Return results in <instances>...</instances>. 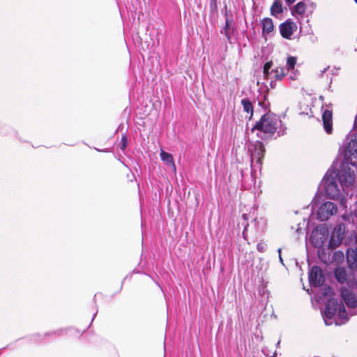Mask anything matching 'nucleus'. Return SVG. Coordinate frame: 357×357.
I'll list each match as a JSON object with an SVG mask.
<instances>
[{
  "instance_id": "nucleus-5",
  "label": "nucleus",
  "mask_w": 357,
  "mask_h": 357,
  "mask_svg": "<svg viewBox=\"0 0 357 357\" xmlns=\"http://www.w3.org/2000/svg\"><path fill=\"white\" fill-rule=\"evenodd\" d=\"M337 211V206L333 202H326L324 203L319 208V219L321 221L327 220L329 219V218L335 214Z\"/></svg>"
},
{
  "instance_id": "nucleus-24",
  "label": "nucleus",
  "mask_w": 357,
  "mask_h": 357,
  "mask_svg": "<svg viewBox=\"0 0 357 357\" xmlns=\"http://www.w3.org/2000/svg\"><path fill=\"white\" fill-rule=\"evenodd\" d=\"M257 249L259 252H264L267 250V245L264 242H260L257 245Z\"/></svg>"
},
{
  "instance_id": "nucleus-11",
  "label": "nucleus",
  "mask_w": 357,
  "mask_h": 357,
  "mask_svg": "<svg viewBox=\"0 0 357 357\" xmlns=\"http://www.w3.org/2000/svg\"><path fill=\"white\" fill-rule=\"evenodd\" d=\"M343 233L341 231L340 226L338 228L335 227L330 239V246L333 248L337 247L341 243Z\"/></svg>"
},
{
  "instance_id": "nucleus-25",
  "label": "nucleus",
  "mask_w": 357,
  "mask_h": 357,
  "mask_svg": "<svg viewBox=\"0 0 357 357\" xmlns=\"http://www.w3.org/2000/svg\"><path fill=\"white\" fill-rule=\"evenodd\" d=\"M128 145L127 137L126 135H123L121 137V149L124 150Z\"/></svg>"
},
{
  "instance_id": "nucleus-23",
  "label": "nucleus",
  "mask_w": 357,
  "mask_h": 357,
  "mask_svg": "<svg viewBox=\"0 0 357 357\" xmlns=\"http://www.w3.org/2000/svg\"><path fill=\"white\" fill-rule=\"evenodd\" d=\"M272 66H273L272 61H268L264 64L263 73L265 76H267L269 74V70L272 67Z\"/></svg>"
},
{
  "instance_id": "nucleus-3",
  "label": "nucleus",
  "mask_w": 357,
  "mask_h": 357,
  "mask_svg": "<svg viewBox=\"0 0 357 357\" xmlns=\"http://www.w3.org/2000/svg\"><path fill=\"white\" fill-rule=\"evenodd\" d=\"M339 181L343 186L348 187L355 181L354 172L347 166L342 165L337 174Z\"/></svg>"
},
{
  "instance_id": "nucleus-17",
  "label": "nucleus",
  "mask_w": 357,
  "mask_h": 357,
  "mask_svg": "<svg viewBox=\"0 0 357 357\" xmlns=\"http://www.w3.org/2000/svg\"><path fill=\"white\" fill-rule=\"evenodd\" d=\"M283 12L282 0H275L271 8V13L276 17L278 14Z\"/></svg>"
},
{
  "instance_id": "nucleus-20",
  "label": "nucleus",
  "mask_w": 357,
  "mask_h": 357,
  "mask_svg": "<svg viewBox=\"0 0 357 357\" xmlns=\"http://www.w3.org/2000/svg\"><path fill=\"white\" fill-rule=\"evenodd\" d=\"M234 31V27L231 26L230 21L227 17L225 22V26L224 27V33L226 37L229 40L231 38V33Z\"/></svg>"
},
{
  "instance_id": "nucleus-31",
  "label": "nucleus",
  "mask_w": 357,
  "mask_h": 357,
  "mask_svg": "<svg viewBox=\"0 0 357 357\" xmlns=\"http://www.w3.org/2000/svg\"><path fill=\"white\" fill-rule=\"evenodd\" d=\"M356 1V3H357V0H354Z\"/></svg>"
},
{
  "instance_id": "nucleus-26",
  "label": "nucleus",
  "mask_w": 357,
  "mask_h": 357,
  "mask_svg": "<svg viewBox=\"0 0 357 357\" xmlns=\"http://www.w3.org/2000/svg\"><path fill=\"white\" fill-rule=\"evenodd\" d=\"M217 0H211L210 2V8L212 11H215L217 10Z\"/></svg>"
},
{
  "instance_id": "nucleus-12",
  "label": "nucleus",
  "mask_w": 357,
  "mask_h": 357,
  "mask_svg": "<svg viewBox=\"0 0 357 357\" xmlns=\"http://www.w3.org/2000/svg\"><path fill=\"white\" fill-rule=\"evenodd\" d=\"M347 259L351 269H356L357 268V248L347 250Z\"/></svg>"
},
{
  "instance_id": "nucleus-10",
  "label": "nucleus",
  "mask_w": 357,
  "mask_h": 357,
  "mask_svg": "<svg viewBox=\"0 0 357 357\" xmlns=\"http://www.w3.org/2000/svg\"><path fill=\"white\" fill-rule=\"evenodd\" d=\"M322 121L324 128L328 134H331L333 131V114L332 112L326 109L322 114Z\"/></svg>"
},
{
  "instance_id": "nucleus-27",
  "label": "nucleus",
  "mask_w": 357,
  "mask_h": 357,
  "mask_svg": "<svg viewBox=\"0 0 357 357\" xmlns=\"http://www.w3.org/2000/svg\"><path fill=\"white\" fill-rule=\"evenodd\" d=\"M285 3L288 6L292 5L294 2H296L297 0H284Z\"/></svg>"
},
{
  "instance_id": "nucleus-15",
  "label": "nucleus",
  "mask_w": 357,
  "mask_h": 357,
  "mask_svg": "<svg viewBox=\"0 0 357 357\" xmlns=\"http://www.w3.org/2000/svg\"><path fill=\"white\" fill-rule=\"evenodd\" d=\"M262 31L264 33L268 34L273 31L274 25L271 18L266 17L262 20Z\"/></svg>"
},
{
  "instance_id": "nucleus-21",
  "label": "nucleus",
  "mask_w": 357,
  "mask_h": 357,
  "mask_svg": "<svg viewBox=\"0 0 357 357\" xmlns=\"http://www.w3.org/2000/svg\"><path fill=\"white\" fill-rule=\"evenodd\" d=\"M273 71L275 73V77L278 80H281L286 75L283 67H277Z\"/></svg>"
},
{
  "instance_id": "nucleus-30",
  "label": "nucleus",
  "mask_w": 357,
  "mask_h": 357,
  "mask_svg": "<svg viewBox=\"0 0 357 357\" xmlns=\"http://www.w3.org/2000/svg\"><path fill=\"white\" fill-rule=\"evenodd\" d=\"M271 357H276V354H273V356H271Z\"/></svg>"
},
{
  "instance_id": "nucleus-6",
  "label": "nucleus",
  "mask_w": 357,
  "mask_h": 357,
  "mask_svg": "<svg viewBox=\"0 0 357 357\" xmlns=\"http://www.w3.org/2000/svg\"><path fill=\"white\" fill-rule=\"evenodd\" d=\"M310 283L315 287H321L325 282V276L321 268L317 266H313L309 273Z\"/></svg>"
},
{
  "instance_id": "nucleus-18",
  "label": "nucleus",
  "mask_w": 357,
  "mask_h": 357,
  "mask_svg": "<svg viewBox=\"0 0 357 357\" xmlns=\"http://www.w3.org/2000/svg\"><path fill=\"white\" fill-rule=\"evenodd\" d=\"M241 104L243 105L244 111L248 113H250V118H251L254 112L253 106L251 102L248 99L245 98L241 100Z\"/></svg>"
},
{
  "instance_id": "nucleus-2",
  "label": "nucleus",
  "mask_w": 357,
  "mask_h": 357,
  "mask_svg": "<svg viewBox=\"0 0 357 357\" xmlns=\"http://www.w3.org/2000/svg\"><path fill=\"white\" fill-rule=\"evenodd\" d=\"M336 313L342 319V324L345 323L347 320V313L344 304L339 302L337 298H330L326 303L324 315L328 319H332Z\"/></svg>"
},
{
  "instance_id": "nucleus-8",
  "label": "nucleus",
  "mask_w": 357,
  "mask_h": 357,
  "mask_svg": "<svg viewBox=\"0 0 357 357\" xmlns=\"http://www.w3.org/2000/svg\"><path fill=\"white\" fill-rule=\"evenodd\" d=\"M340 291L342 298L348 307L352 308L357 307V299L351 290L346 287H342Z\"/></svg>"
},
{
  "instance_id": "nucleus-13",
  "label": "nucleus",
  "mask_w": 357,
  "mask_h": 357,
  "mask_svg": "<svg viewBox=\"0 0 357 357\" xmlns=\"http://www.w3.org/2000/svg\"><path fill=\"white\" fill-rule=\"evenodd\" d=\"M93 319H88L84 321L83 319H80L77 321L75 326V330L77 332L78 334H82L85 331H86L90 325L91 324Z\"/></svg>"
},
{
  "instance_id": "nucleus-16",
  "label": "nucleus",
  "mask_w": 357,
  "mask_h": 357,
  "mask_svg": "<svg viewBox=\"0 0 357 357\" xmlns=\"http://www.w3.org/2000/svg\"><path fill=\"white\" fill-rule=\"evenodd\" d=\"M335 277L337 280L343 284L347 280V271L344 268H337L335 271Z\"/></svg>"
},
{
  "instance_id": "nucleus-22",
  "label": "nucleus",
  "mask_w": 357,
  "mask_h": 357,
  "mask_svg": "<svg viewBox=\"0 0 357 357\" xmlns=\"http://www.w3.org/2000/svg\"><path fill=\"white\" fill-rule=\"evenodd\" d=\"M296 63V58L294 56H289L287 61V66L288 70H292Z\"/></svg>"
},
{
  "instance_id": "nucleus-19",
  "label": "nucleus",
  "mask_w": 357,
  "mask_h": 357,
  "mask_svg": "<svg viewBox=\"0 0 357 357\" xmlns=\"http://www.w3.org/2000/svg\"><path fill=\"white\" fill-rule=\"evenodd\" d=\"M305 3L303 1H300L295 5L294 12L298 15H303L305 13Z\"/></svg>"
},
{
  "instance_id": "nucleus-29",
  "label": "nucleus",
  "mask_w": 357,
  "mask_h": 357,
  "mask_svg": "<svg viewBox=\"0 0 357 357\" xmlns=\"http://www.w3.org/2000/svg\"><path fill=\"white\" fill-rule=\"evenodd\" d=\"M355 126L357 128V115H356V119H355Z\"/></svg>"
},
{
  "instance_id": "nucleus-7",
  "label": "nucleus",
  "mask_w": 357,
  "mask_h": 357,
  "mask_svg": "<svg viewBox=\"0 0 357 357\" xmlns=\"http://www.w3.org/2000/svg\"><path fill=\"white\" fill-rule=\"evenodd\" d=\"M281 36L286 39H290L294 32L297 29L295 22L287 20L279 26Z\"/></svg>"
},
{
  "instance_id": "nucleus-14",
  "label": "nucleus",
  "mask_w": 357,
  "mask_h": 357,
  "mask_svg": "<svg viewBox=\"0 0 357 357\" xmlns=\"http://www.w3.org/2000/svg\"><path fill=\"white\" fill-rule=\"evenodd\" d=\"M160 157L162 160L166 162L167 165H169L176 172V165L174 161V158L172 154L167 153L165 151H162L160 153Z\"/></svg>"
},
{
  "instance_id": "nucleus-4",
  "label": "nucleus",
  "mask_w": 357,
  "mask_h": 357,
  "mask_svg": "<svg viewBox=\"0 0 357 357\" xmlns=\"http://www.w3.org/2000/svg\"><path fill=\"white\" fill-rule=\"evenodd\" d=\"M252 146H253V149L251 151V162L255 160L258 165L261 166L266 153L265 146L259 140L255 142Z\"/></svg>"
},
{
  "instance_id": "nucleus-9",
  "label": "nucleus",
  "mask_w": 357,
  "mask_h": 357,
  "mask_svg": "<svg viewBox=\"0 0 357 357\" xmlns=\"http://www.w3.org/2000/svg\"><path fill=\"white\" fill-rule=\"evenodd\" d=\"M325 192L327 197L330 199H335L339 195L340 191L338 186L333 179L327 180L325 182Z\"/></svg>"
},
{
  "instance_id": "nucleus-28",
  "label": "nucleus",
  "mask_w": 357,
  "mask_h": 357,
  "mask_svg": "<svg viewBox=\"0 0 357 357\" xmlns=\"http://www.w3.org/2000/svg\"><path fill=\"white\" fill-rule=\"evenodd\" d=\"M242 217H243V218L245 221H248V215H247V214H245V213L243 214Z\"/></svg>"
},
{
  "instance_id": "nucleus-1",
  "label": "nucleus",
  "mask_w": 357,
  "mask_h": 357,
  "mask_svg": "<svg viewBox=\"0 0 357 357\" xmlns=\"http://www.w3.org/2000/svg\"><path fill=\"white\" fill-rule=\"evenodd\" d=\"M278 129L277 121L273 114L266 113L252 128L253 132L257 130V136L264 140L271 138Z\"/></svg>"
}]
</instances>
